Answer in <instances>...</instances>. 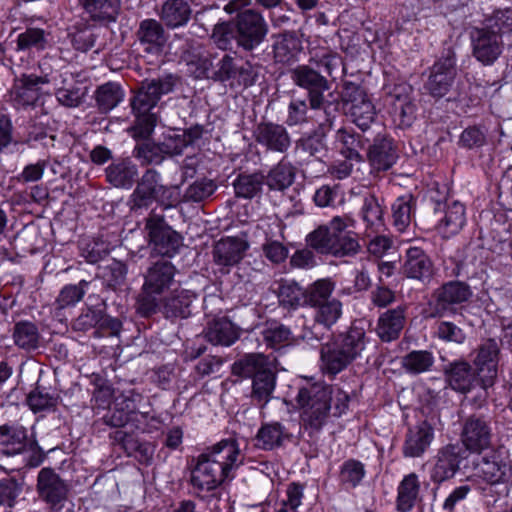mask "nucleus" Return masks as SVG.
<instances>
[{"mask_svg": "<svg viewBox=\"0 0 512 512\" xmlns=\"http://www.w3.org/2000/svg\"><path fill=\"white\" fill-rule=\"evenodd\" d=\"M175 77L166 75L161 78L143 81L136 95L131 99L130 105L135 116V124L129 129L132 137L136 140H143L134 148V157L143 160H153L161 157L162 160L168 156L181 155L187 147L185 136L175 134L165 138L161 144H155L149 137L157 125L158 117L153 109L158 104L162 95L173 91Z\"/></svg>", "mask_w": 512, "mask_h": 512, "instance_id": "nucleus-1", "label": "nucleus"}, {"mask_svg": "<svg viewBox=\"0 0 512 512\" xmlns=\"http://www.w3.org/2000/svg\"><path fill=\"white\" fill-rule=\"evenodd\" d=\"M368 343L369 338L364 327L356 322L352 323L346 332L332 336L321 345L322 371L327 375L336 376L362 356Z\"/></svg>", "mask_w": 512, "mask_h": 512, "instance_id": "nucleus-2", "label": "nucleus"}, {"mask_svg": "<svg viewBox=\"0 0 512 512\" xmlns=\"http://www.w3.org/2000/svg\"><path fill=\"white\" fill-rule=\"evenodd\" d=\"M352 222L348 217L335 216L327 224L310 232L306 237L307 244L320 254L354 256L359 252L360 244L354 233L347 231Z\"/></svg>", "mask_w": 512, "mask_h": 512, "instance_id": "nucleus-3", "label": "nucleus"}, {"mask_svg": "<svg viewBox=\"0 0 512 512\" xmlns=\"http://www.w3.org/2000/svg\"><path fill=\"white\" fill-rule=\"evenodd\" d=\"M177 268L167 259L151 263L143 274L144 282L136 299V311L142 317L156 314L159 297L169 291L175 283Z\"/></svg>", "mask_w": 512, "mask_h": 512, "instance_id": "nucleus-4", "label": "nucleus"}, {"mask_svg": "<svg viewBox=\"0 0 512 512\" xmlns=\"http://www.w3.org/2000/svg\"><path fill=\"white\" fill-rule=\"evenodd\" d=\"M330 385L323 382L309 383L299 389L296 401L301 410L302 427L313 435L327 424L331 411Z\"/></svg>", "mask_w": 512, "mask_h": 512, "instance_id": "nucleus-5", "label": "nucleus"}, {"mask_svg": "<svg viewBox=\"0 0 512 512\" xmlns=\"http://www.w3.org/2000/svg\"><path fill=\"white\" fill-rule=\"evenodd\" d=\"M40 74H21L14 79L9 96L15 107L33 106L39 100L41 87L46 84L58 86V75L53 70L50 60L43 59L39 62Z\"/></svg>", "mask_w": 512, "mask_h": 512, "instance_id": "nucleus-6", "label": "nucleus"}, {"mask_svg": "<svg viewBox=\"0 0 512 512\" xmlns=\"http://www.w3.org/2000/svg\"><path fill=\"white\" fill-rule=\"evenodd\" d=\"M347 115L361 130H367L376 119V108L367 91L358 84L346 82L341 92Z\"/></svg>", "mask_w": 512, "mask_h": 512, "instance_id": "nucleus-7", "label": "nucleus"}, {"mask_svg": "<svg viewBox=\"0 0 512 512\" xmlns=\"http://www.w3.org/2000/svg\"><path fill=\"white\" fill-rule=\"evenodd\" d=\"M237 45L245 51L256 49L268 34V25L263 15L255 9L239 12L235 19Z\"/></svg>", "mask_w": 512, "mask_h": 512, "instance_id": "nucleus-8", "label": "nucleus"}, {"mask_svg": "<svg viewBox=\"0 0 512 512\" xmlns=\"http://www.w3.org/2000/svg\"><path fill=\"white\" fill-rule=\"evenodd\" d=\"M492 437L493 429L489 416L474 413L462 421L460 439L469 452L480 454L487 450L491 445Z\"/></svg>", "mask_w": 512, "mask_h": 512, "instance_id": "nucleus-9", "label": "nucleus"}, {"mask_svg": "<svg viewBox=\"0 0 512 512\" xmlns=\"http://www.w3.org/2000/svg\"><path fill=\"white\" fill-rule=\"evenodd\" d=\"M145 229L153 250L162 256H174L182 245L181 235L166 223L162 215L152 212L146 219Z\"/></svg>", "mask_w": 512, "mask_h": 512, "instance_id": "nucleus-10", "label": "nucleus"}, {"mask_svg": "<svg viewBox=\"0 0 512 512\" xmlns=\"http://www.w3.org/2000/svg\"><path fill=\"white\" fill-rule=\"evenodd\" d=\"M511 471L508 453L501 447L489 450L474 463L475 476L491 485L507 481Z\"/></svg>", "mask_w": 512, "mask_h": 512, "instance_id": "nucleus-11", "label": "nucleus"}, {"mask_svg": "<svg viewBox=\"0 0 512 512\" xmlns=\"http://www.w3.org/2000/svg\"><path fill=\"white\" fill-rule=\"evenodd\" d=\"M456 74L455 53L448 49L430 68L424 90L434 98H442L451 90Z\"/></svg>", "mask_w": 512, "mask_h": 512, "instance_id": "nucleus-12", "label": "nucleus"}, {"mask_svg": "<svg viewBox=\"0 0 512 512\" xmlns=\"http://www.w3.org/2000/svg\"><path fill=\"white\" fill-rule=\"evenodd\" d=\"M472 295L470 287L460 281H450L441 286L434 293V300L430 302V317H444L454 314L455 306L466 302Z\"/></svg>", "mask_w": 512, "mask_h": 512, "instance_id": "nucleus-13", "label": "nucleus"}, {"mask_svg": "<svg viewBox=\"0 0 512 512\" xmlns=\"http://www.w3.org/2000/svg\"><path fill=\"white\" fill-rule=\"evenodd\" d=\"M500 347L498 342L489 338L481 342L475 350L473 366L478 375L479 383L484 386H494L498 375Z\"/></svg>", "mask_w": 512, "mask_h": 512, "instance_id": "nucleus-14", "label": "nucleus"}, {"mask_svg": "<svg viewBox=\"0 0 512 512\" xmlns=\"http://www.w3.org/2000/svg\"><path fill=\"white\" fill-rule=\"evenodd\" d=\"M36 491L42 501L60 509L67 500L69 486L53 468L44 467L38 473Z\"/></svg>", "mask_w": 512, "mask_h": 512, "instance_id": "nucleus-15", "label": "nucleus"}, {"mask_svg": "<svg viewBox=\"0 0 512 512\" xmlns=\"http://www.w3.org/2000/svg\"><path fill=\"white\" fill-rule=\"evenodd\" d=\"M292 81L308 91L311 110L320 111L324 104V92L329 89L327 79L307 65H300L291 71Z\"/></svg>", "mask_w": 512, "mask_h": 512, "instance_id": "nucleus-16", "label": "nucleus"}, {"mask_svg": "<svg viewBox=\"0 0 512 512\" xmlns=\"http://www.w3.org/2000/svg\"><path fill=\"white\" fill-rule=\"evenodd\" d=\"M413 88L406 83L396 85L389 95L393 122L402 129L410 127L416 119V105L411 97Z\"/></svg>", "mask_w": 512, "mask_h": 512, "instance_id": "nucleus-17", "label": "nucleus"}, {"mask_svg": "<svg viewBox=\"0 0 512 512\" xmlns=\"http://www.w3.org/2000/svg\"><path fill=\"white\" fill-rule=\"evenodd\" d=\"M473 56L483 65H492L502 54L503 41L495 31L474 29L471 32Z\"/></svg>", "mask_w": 512, "mask_h": 512, "instance_id": "nucleus-18", "label": "nucleus"}, {"mask_svg": "<svg viewBox=\"0 0 512 512\" xmlns=\"http://www.w3.org/2000/svg\"><path fill=\"white\" fill-rule=\"evenodd\" d=\"M201 455L211 464L220 466L226 477H229L230 473L237 469L243 461V456L235 439H223Z\"/></svg>", "mask_w": 512, "mask_h": 512, "instance_id": "nucleus-19", "label": "nucleus"}, {"mask_svg": "<svg viewBox=\"0 0 512 512\" xmlns=\"http://www.w3.org/2000/svg\"><path fill=\"white\" fill-rule=\"evenodd\" d=\"M136 38L144 52L159 55L168 41V33L161 20L148 18L139 23Z\"/></svg>", "mask_w": 512, "mask_h": 512, "instance_id": "nucleus-20", "label": "nucleus"}, {"mask_svg": "<svg viewBox=\"0 0 512 512\" xmlns=\"http://www.w3.org/2000/svg\"><path fill=\"white\" fill-rule=\"evenodd\" d=\"M227 478L220 466L211 464L201 454L197 457L196 465L191 471L190 483L199 495L200 492L215 490Z\"/></svg>", "mask_w": 512, "mask_h": 512, "instance_id": "nucleus-21", "label": "nucleus"}, {"mask_svg": "<svg viewBox=\"0 0 512 512\" xmlns=\"http://www.w3.org/2000/svg\"><path fill=\"white\" fill-rule=\"evenodd\" d=\"M444 375L449 387L461 394H468L479 383L475 368L465 360H456L446 365Z\"/></svg>", "mask_w": 512, "mask_h": 512, "instance_id": "nucleus-22", "label": "nucleus"}, {"mask_svg": "<svg viewBox=\"0 0 512 512\" xmlns=\"http://www.w3.org/2000/svg\"><path fill=\"white\" fill-rule=\"evenodd\" d=\"M434 439V428L427 421H422L408 428L402 446V453L407 458L421 457Z\"/></svg>", "mask_w": 512, "mask_h": 512, "instance_id": "nucleus-23", "label": "nucleus"}, {"mask_svg": "<svg viewBox=\"0 0 512 512\" xmlns=\"http://www.w3.org/2000/svg\"><path fill=\"white\" fill-rule=\"evenodd\" d=\"M461 459V448L457 444H448L440 448L431 470L432 481L441 483L452 478L459 470Z\"/></svg>", "mask_w": 512, "mask_h": 512, "instance_id": "nucleus-24", "label": "nucleus"}, {"mask_svg": "<svg viewBox=\"0 0 512 512\" xmlns=\"http://www.w3.org/2000/svg\"><path fill=\"white\" fill-rule=\"evenodd\" d=\"M196 294L188 289H175L168 297L159 299V309L167 319H185L191 315V305Z\"/></svg>", "mask_w": 512, "mask_h": 512, "instance_id": "nucleus-25", "label": "nucleus"}, {"mask_svg": "<svg viewBox=\"0 0 512 512\" xmlns=\"http://www.w3.org/2000/svg\"><path fill=\"white\" fill-rule=\"evenodd\" d=\"M407 306L400 305L382 313L377 321L376 333L383 342L399 338L406 322Z\"/></svg>", "mask_w": 512, "mask_h": 512, "instance_id": "nucleus-26", "label": "nucleus"}, {"mask_svg": "<svg viewBox=\"0 0 512 512\" xmlns=\"http://www.w3.org/2000/svg\"><path fill=\"white\" fill-rule=\"evenodd\" d=\"M193 10L189 0H165L158 16L168 29L185 27L191 20Z\"/></svg>", "mask_w": 512, "mask_h": 512, "instance_id": "nucleus-27", "label": "nucleus"}, {"mask_svg": "<svg viewBox=\"0 0 512 512\" xmlns=\"http://www.w3.org/2000/svg\"><path fill=\"white\" fill-rule=\"evenodd\" d=\"M247 248L248 244L240 238H223L214 245L213 260L218 266H234L241 261Z\"/></svg>", "mask_w": 512, "mask_h": 512, "instance_id": "nucleus-28", "label": "nucleus"}, {"mask_svg": "<svg viewBox=\"0 0 512 512\" xmlns=\"http://www.w3.org/2000/svg\"><path fill=\"white\" fill-rule=\"evenodd\" d=\"M256 140L265 145L268 149L284 153L290 146V137L286 128L273 122H262L258 124Z\"/></svg>", "mask_w": 512, "mask_h": 512, "instance_id": "nucleus-29", "label": "nucleus"}, {"mask_svg": "<svg viewBox=\"0 0 512 512\" xmlns=\"http://www.w3.org/2000/svg\"><path fill=\"white\" fill-rule=\"evenodd\" d=\"M403 271L408 278L425 281L433 274V264L423 249L409 247L406 250Z\"/></svg>", "mask_w": 512, "mask_h": 512, "instance_id": "nucleus-30", "label": "nucleus"}, {"mask_svg": "<svg viewBox=\"0 0 512 512\" xmlns=\"http://www.w3.org/2000/svg\"><path fill=\"white\" fill-rule=\"evenodd\" d=\"M84 14L99 24L115 22L119 14V0H77Z\"/></svg>", "mask_w": 512, "mask_h": 512, "instance_id": "nucleus-31", "label": "nucleus"}, {"mask_svg": "<svg viewBox=\"0 0 512 512\" xmlns=\"http://www.w3.org/2000/svg\"><path fill=\"white\" fill-rule=\"evenodd\" d=\"M273 55L276 62L289 63L302 50L301 40L294 31H285L273 36Z\"/></svg>", "mask_w": 512, "mask_h": 512, "instance_id": "nucleus-32", "label": "nucleus"}, {"mask_svg": "<svg viewBox=\"0 0 512 512\" xmlns=\"http://www.w3.org/2000/svg\"><path fill=\"white\" fill-rule=\"evenodd\" d=\"M204 336L213 345L231 346L238 338L237 327L227 318L213 320L205 329Z\"/></svg>", "mask_w": 512, "mask_h": 512, "instance_id": "nucleus-33", "label": "nucleus"}, {"mask_svg": "<svg viewBox=\"0 0 512 512\" xmlns=\"http://www.w3.org/2000/svg\"><path fill=\"white\" fill-rule=\"evenodd\" d=\"M419 493V476L414 472L405 475L397 487L396 509L399 512H410L419 498Z\"/></svg>", "mask_w": 512, "mask_h": 512, "instance_id": "nucleus-34", "label": "nucleus"}, {"mask_svg": "<svg viewBox=\"0 0 512 512\" xmlns=\"http://www.w3.org/2000/svg\"><path fill=\"white\" fill-rule=\"evenodd\" d=\"M361 215L366 224V237H371L372 234H378L383 231L385 226L384 211L379 200L374 195L367 194L363 198Z\"/></svg>", "mask_w": 512, "mask_h": 512, "instance_id": "nucleus-35", "label": "nucleus"}, {"mask_svg": "<svg viewBox=\"0 0 512 512\" xmlns=\"http://www.w3.org/2000/svg\"><path fill=\"white\" fill-rule=\"evenodd\" d=\"M290 434L280 422L262 424L256 434V446L262 450H273L283 445Z\"/></svg>", "mask_w": 512, "mask_h": 512, "instance_id": "nucleus-36", "label": "nucleus"}, {"mask_svg": "<svg viewBox=\"0 0 512 512\" xmlns=\"http://www.w3.org/2000/svg\"><path fill=\"white\" fill-rule=\"evenodd\" d=\"M27 430L23 426H0V446L2 452L7 455H15L24 452L27 448Z\"/></svg>", "mask_w": 512, "mask_h": 512, "instance_id": "nucleus-37", "label": "nucleus"}, {"mask_svg": "<svg viewBox=\"0 0 512 512\" xmlns=\"http://www.w3.org/2000/svg\"><path fill=\"white\" fill-rule=\"evenodd\" d=\"M106 177L117 188H130L138 178V170L132 162H112L106 168Z\"/></svg>", "mask_w": 512, "mask_h": 512, "instance_id": "nucleus-38", "label": "nucleus"}, {"mask_svg": "<svg viewBox=\"0 0 512 512\" xmlns=\"http://www.w3.org/2000/svg\"><path fill=\"white\" fill-rule=\"evenodd\" d=\"M279 305L287 310H296L305 306V288L295 281H282L276 292Z\"/></svg>", "mask_w": 512, "mask_h": 512, "instance_id": "nucleus-39", "label": "nucleus"}, {"mask_svg": "<svg viewBox=\"0 0 512 512\" xmlns=\"http://www.w3.org/2000/svg\"><path fill=\"white\" fill-rule=\"evenodd\" d=\"M51 40V34L48 30L31 27L20 33L16 41L17 51H43Z\"/></svg>", "mask_w": 512, "mask_h": 512, "instance_id": "nucleus-40", "label": "nucleus"}, {"mask_svg": "<svg viewBox=\"0 0 512 512\" xmlns=\"http://www.w3.org/2000/svg\"><path fill=\"white\" fill-rule=\"evenodd\" d=\"M335 149L346 160H359L364 146L360 135L339 129L335 137Z\"/></svg>", "mask_w": 512, "mask_h": 512, "instance_id": "nucleus-41", "label": "nucleus"}, {"mask_svg": "<svg viewBox=\"0 0 512 512\" xmlns=\"http://www.w3.org/2000/svg\"><path fill=\"white\" fill-rule=\"evenodd\" d=\"M434 363V355L428 350H413L401 358V367L410 375L429 372Z\"/></svg>", "mask_w": 512, "mask_h": 512, "instance_id": "nucleus-42", "label": "nucleus"}, {"mask_svg": "<svg viewBox=\"0 0 512 512\" xmlns=\"http://www.w3.org/2000/svg\"><path fill=\"white\" fill-rule=\"evenodd\" d=\"M416 200L412 194L399 196L392 204L393 224L399 232H404L412 220Z\"/></svg>", "mask_w": 512, "mask_h": 512, "instance_id": "nucleus-43", "label": "nucleus"}, {"mask_svg": "<svg viewBox=\"0 0 512 512\" xmlns=\"http://www.w3.org/2000/svg\"><path fill=\"white\" fill-rule=\"evenodd\" d=\"M277 375L275 370L266 374H259L252 380L251 397L260 408H264L272 399L276 387Z\"/></svg>", "mask_w": 512, "mask_h": 512, "instance_id": "nucleus-44", "label": "nucleus"}, {"mask_svg": "<svg viewBox=\"0 0 512 512\" xmlns=\"http://www.w3.org/2000/svg\"><path fill=\"white\" fill-rule=\"evenodd\" d=\"M335 283L329 279H318L305 288V306L316 308L323 303L329 302L333 297Z\"/></svg>", "mask_w": 512, "mask_h": 512, "instance_id": "nucleus-45", "label": "nucleus"}, {"mask_svg": "<svg viewBox=\"0 0 512 512\" xmlns=\"http://www.w3.org/2000/svg\"><path fill=\"white\" fill-rule=\"evenodd\" d=\"M465 207L458 201L448 206L444 217L440 220L439 230L445 237L457 234L465 225Z\"/></svg>", "mask_w": 512, "mask_h": 512, "instance_id": "nucleus-46", "label": "nucleus"}, {"mask_svg": "<svg viewBox=\"0 0 512 512\" xmlns=\"http://www.w3.org/2000/svg\"><path fill=\"white\" fill-rule=\"evenodd\" d=\"M13 339L16 346L30 351L39 347L40 333L37 326L30 321H20L14 325Z\"/></svg>", "mask_w": 512, "mask_h": 512, "instance_id": "nucleus-47", "label": "nucleus"}, {"mask_svg": "<svg viewBox=\"0 0 512 512\" xmlns=\"http://www.w3.org/2000/svg\"><path fill=\"white\" fill-rule=\"evenodd\" d=\"M314 322L330 330L342 317L343 304L335 298L314 308Z\"/></svg>", "mask_w": 512, "mask_h": 512, "instance_id": "nucleus-48", "label": "nucleus"}, {"mask_svg": "<svg viewBox=\"0 0 512 512\" xmlns=\"http://www.w3.org/2000/svg\"><path fill=\"white\" fill-rule=\"evenodd\" d=\"M265 180L262 173H240L234 181L235 193L238 197L253 198L262 191Z\"/></svg>", "mask_w": 512, "mask_h": 512, "instance_id": "nucleus-49", "label": "nucleus"}, {"mask_svg": "<svg viewBox=\"0 0 512 512\" xmlns=\"http://www.w3.org/2000/svg\"><path fill=\"white\" fill-rule=\"evenodd\" d=\"M265 178L270 190L282 191L293 184L295 171L289 163L279 162Z\"/></svg>", "mask_w": 512, "mask_h": 512, "instance_id": "nucleus-50", "label": "nucleus"}, {"mask_svg": "<svg viewBox=\"0 0 512 512\" xmlns=\"http://www.w3.org/2000/svg\"><path fill=\"white\" fill-rule=\"evenodd\" d=\"M365 475V465L361 461L348 459L340 467L339 482L347 488H355L360 485Z\"/></svg>", "mask_w": 512, "mask_h": 512, "instance_id": "nucleus-51", "label": "nucleus"}, {"mask_svg": "<svg viewBox=\"0 0 512 512\" xmlns=\"http://www.w3.org/2000/svg\"><path fill=\"white\" fill-rule=\"evenodd\" d=\"M123 99V91L116 83H106L96 91V101L99 109L108 112L116 107Z\"/></svg>", "mask_w": 512, "mask_h": 512, "instance_id": "nucleus-52", "label": "nucleus"}, {"mask_svg": "<svg viewBox=\"0 0 512 512\" xmlns=\"http://www.w3.org/2000/svg\"><path fill=\"white\" fill-rule=\"evenodd\" d=\"M369 160H393L399 158L398 147L393 139L377 136L368 149Z\"/></svg>", "mask_w": 512, "mask_h": 512, "instance_id": "nucleus-53", "label": "nucleus"}, {"mask_svg": "<svg viewBox=\"0 0 512 512\" xmlns=\"http://www.w3.org/2000/svg\"><path fill=\"white\" fill-rule=\"evenodd\" d=\"M58 75V86L56 88V97L60 104L66 107H76L81 103L83 92L75 85L67 87L65 82L67 81V73L62 74L55 70Z\"/></svg>", "mask_w": 512, "mask_h": 512, "instance_id": "nucleus-54", "label": "nucleus"}, {"mask_svg": "<svg viewBox=\"0 0 512 512\" xmlns=\"http://www.w3.org/2000/svg\"><path fill=\"white\" fill-rule=\"evenodd\" d=\"M211 39L219 49H231L233 41L237 43V30L234 20L217 23L212 30Z\"/></svg>", "mask_w": 512, "mask_h": 512, "instance_id": "nucleus-55", "label": "nucleus"}, {"mask_svg": "<svg viewBox=\"0 0 512 512\" xmlns=\"http://www.w3.org/2000/svg\"><path fill=\"white\" fill-rule=\"evenodd\" d=\"M133 407V400L125 398L116 403L115 407L108 411L103 417L106 425L111 427H124L130 423V415Z\"/></svg>", "mask_w": 512, "mask_h": 512, "instance_id": "nucleus-56", "label": "nucleus"}, {"mask_svg": "<svg viewBox=\"0 0 512 512\" xmlns=\"http://www.w3.org/2000/svg\"><path fill=\"white\" fill-rule=\"evenodd\" d=\"M87 285V281L81 280L77 285L70 284L64 286L56 299L58 308L64 309L78 303L84 297Z\"/></svg>", "mask_w": 512, "mask_h": 512, "instance_id": "nucleus-57", "label": "nucleus"}, {"mask_svg": "<svg viewBox=\"0 0 512 512\" xmlns=\"http://www.w3.org/2000/svg\"><path fill=\"white\" fill-rule=\"evenodd\" d=\"M262 353H248L243 355L232 365V373L236 376L250 378L255 372V367L263 365Z\"/></svg>", "mask_w": 512, "mask_h": 512, "instance_id": "nucleus-58", "label": "nucleus"}, {"mask_svg": "<svg viewBox=\"0 0 512 512\" xmlns=\"http://www.w3.org/2000/svg\"><path fill=\"white\" fill-rule=\"evenodd\" d=\"M291 330L283 324L272 323L262 332L263 341L271 348H276L291 338Z\"/></svg>", "mask_w": 512, "mask_h": 512, "instance_id": "nucleus-59", "label": "nucleus"}, {"mask_svg": "<svg viewBox=\"0 0 512 512\" xmlns=\"http://www.w3.org/2000/svg\"><path fill=\"white\" fill-rule=\"evenodd\" d=\"M296 151L300 157H314L321 160L325 156L326 146L321 138L308 137L296 143Z\"/></svg>", "mask_w": 512, "mask_h": 512, "instance_id": "nucleus-60", "label": "nucleus"}, {"mask_svg": "<svg viewBox=\"0 0 512 512\" xmlns=\"http://www.w3.org/2000/svg\"><path fill=\"white\" fill-rule=\"evenodd\" d=\"M127 272V266L123 262L113 260L104 268L103 279L109 287L117 289L125 284Z\"/></svg>", "mask_w": 512, "mask_h": 512, "instance_id": "nucleus-61", "label": "nucleus"}, {"mask_svg": "<svg viewBox=\"0 0 512 512\" xmlns=\"http://www.w3.org/2000/svg\"><path fill=\"white\" fill-rule=\"evenodd\" d=\"M216 189L212 180L202 179L191 184L183 196L184 201L201 202L208 198Z\"/></svg>", "mask_w": 512, "mask_h": 512, "instance_id": "nucleus-62", "label": "nucleus"}, {"mask_svg": "<svg viewBox=\"0 0 512 512\" xmlns=\"http://www.w3.org/2000/svg\"><path fill=\"white\" fill-rule=\"evenodd\" d=\"M436 335L445 342L462 344L466 340V334L462 328L450 321H441L436 325Z\"/></svg>", "mask_w": 512, "mask_h": 512, "instance_id": "nucleus-63", "label": "nucleus"}, {"mask_svg": "<svg viewBox=\"0 0 512 512\" xmlns=\"http://www.w3.org/2000/svg\"><path fill=\"white\" fill-rule=\"evenodd\" d=\"M27 402L34 412H39L55 407L57 398L45 389L37 387L34 391L30 392Z\"/></svg>", "mask_w": 512, "mask_h": 512, "instance_id": "nucleus-64", "label": "nucleus"}]
</instances>
